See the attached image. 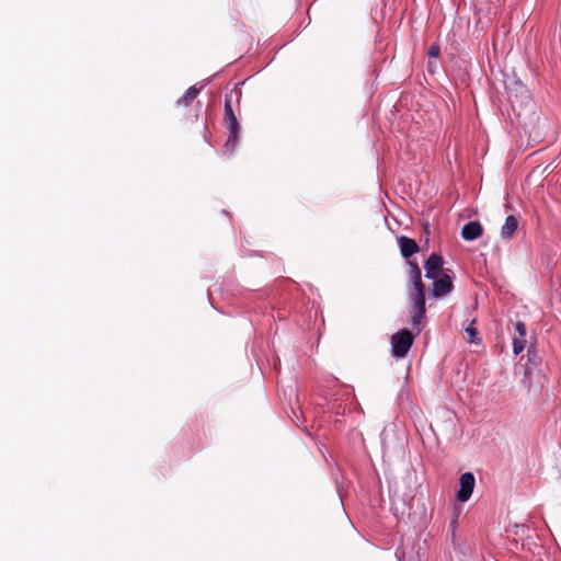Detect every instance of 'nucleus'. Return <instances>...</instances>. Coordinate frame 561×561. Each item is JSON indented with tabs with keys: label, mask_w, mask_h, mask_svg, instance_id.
Returning <instances> with one entry per match:
<instances>
[{
	"label": "nucleus",
	"mask_w": 561,
	"mask_h": 561,
	"mask_svg": "<svg viewBox=\"0 0 561 561\" xmlns=\"http://www.w3.org/2000/svg\"><path fill=\"white\" fill-rule=\"evenodd\" d=\"M410 302L412 305L411 313V324L412 328H416L417 332H420V324L422 319L425 316V293H410L409 294Z\"/></svg>",
	"instance_id": "f257e3e1"
},
{
	"label": "nucleus",
	"mask_w": 561,
	"mask_h": 561,
	"mask_svg": "<svg viewBox=\"0 0 561 561\" xmlns=\"http://www.w3.org/2000/svg\"><path fill=\"white\" fill-rule=\"evenodd\" d=\"M392 354L397 358L404 357L413 344L412 333L403 329L391 337Z\"/></svg>",
	"instance_id": "f03ea898"
},
{
	"label": "nucleus",
	"mask_w": 561,
	"mask_h": 561,
	"mask_svg": "<svg viewBox=\"0 0 561 561\" xmlns=\"http://www.w3.org/2000/svg\"><path fill=\"white\" fill-rule=\"evenodd\" d=\"M476 485L474 476L471 472H465L459 478V489L456 493V497L459 502H467L473 492Z\"/></svg>",
	"instance_id": "7ed1b4c3"
},
{
	"label": "nucleus",
	"mask_w": 561,
	"mask_h": 561,
	"mask_svg": "<svg viewBox=\"0 0 561 561\" xmlns=\"http://www.w3.org/2000/svg\"><path fill=\"white\" fill-rule=\"evenodd\" d=\"M225 124H226L227 129L229 130V136L224 146V153L231 154L238 145L240 125H239V122L237 118L227 121V122H225Z\"/></svg>",
	"instance_id": "20e7f679"
},
{
	"label": "nucleus",
	"mask_w": 561,
	"mask_h": 561,
	"mask_svg": "<svg viewBox=\"0 0 561 561\" xmlns=\"http://www.w3.org/2000/svg\"><path fill=\"white\" fill-rule=\"evenodd\" d=\"M453 282L448 275L434 278L433 287L430 289V295L435 298H440L453 290Z\"/></svg>",
	"instance_id": "39448f33"
},
{
	"label": "nucleus",
	"mask_w": 561,
	"mask_h": 561,
	"mask_svg": "<svg viewBox=\"0 0 561 561\" xmlns=\"http://www.w3.org/2000/svg\"><path fill=\"white\" fill-rule=\"evenodd\" d=\"M517 335L513 337V352L518 355L526 346V325L522 321L515 323Z\"/></svg>",
	"instance_id": "423d86ee"
},
{
	"label": "nucleus",
	"mask_w": 561,
	"mask_h": 561,
	"mask_svg": "<svg viewBox=\"0 0 561 561\" xmlns=\"http://www.w3.org/2000/svg\"><path fill=\"white\" fill-rule=\"evenodd\" d=\"M409 265H410L409 277H410V283L412 284V288H411L410 293L424 291V285L422 283L421 270H420L419 265L412 261L409 262Z\"/></svg>",
	"instance_id": "0eeeda50"
},
{
	"label": "nucleus",
	"mask_w": 561,
	"mask_h": 561,
	"mask_svg": "<svg viewBox=\"0 0 561 561\" xmlns=\"http://www.w3.org/2000/svg\"><path fill=\"white\" fill-rule=\"evenodd\" d=\"M443 257L436 253L430 255V257L425 262V276L427 278H436L437 274L442 267Z\"/></svg>",
	"instance_id": "6e6552de"
},
{
	"label": "nucleus",
	"mask_w": 561,
	"mask_h": 561,
	"mask_svg": "<svg viewBox=\"0 0 561 561\" xmlns=\"http://www.w3.org/2000/svg\"><path fill=\"white\" fill-rule=\"evenodd\" d=\"M483 232L482 225L479 221H469L461 229V237L466 241L478 239Z\"/></svg>",
	"instance_id": "1a4fd4ad"
},
{
	"label": "nucleus",
	"mask_w": 561,
	"mask_h": 561,
	"mask_svg": "<svg viewBox=\"0 0 561 561\" xmlns=\"http://www.w3.org/2000/svg\"><path fill=\"white\" fill-rule=\"evenodd\" d=\"M398 243L400 245V251L403 257L408 259L412 256L414 253L419 251L417 243L405 236H401L398 238Z\"/></svg>",
	"instance_id": "9d476101"
},
{
	"label": "nucleus",
	"mask_w": 561,
	"mask_h": 561,
	"mask_svg": "<svg viewBox=\"0 0 561 561\" xmlns=\"http://www.w3.org/2000/svg\"><path fill=\"white\" fill-rule=\"evenodd\" d=\"M518 227V220L515 216L511 215L507 216L505 219L504 225L501 229V236L503 239H511L514 233L516 232Z\"/></svg>",
	"instance_id": "9b49d317"
},
{
	"label": "nucleus",
	"mask_w": 561,
	"mask_h": 561,
	"mask_svg": "<svg viewBox=\"0 0 561 561\" xmlns=\"http://www.w3.org/2000/svg\"><path fill=\"white\" fill-rule=\"evenodd\" d=\"M199 93V90L195 87H191L186 90L185 94L178 100V105H188Z\"/></svg>",
	"instance_id": "f8f14e48"
},
{
	"label": "nucleus",
	"mask_w": 561,
	"mask_h": 561,
	"mask_svg": "<svg viewBox=\"0 0 561 561\" xmlns=\"http://www.w3.org/2000/svg\"><path fill=\"white\" fill-rule=\"evenodd\" d=\"M236 115L233 113L231 102L229 99H226L225 101V122L236 119Z\"/></svg>",
	"instance_id": "ddd939ff"
},
{
	"label": "nucleus",
	"mask_w": 561,
	"mask_h": 561,
	"mask_svg": "<svg viewBox=\"0 0 561 561\" xmlns=\"http://www.w3.org/2000/svg\"><path fill=\"white\" fill-rule=\"evenodd\" d=\"M439 53H440L439 46L434 44V45L430 46L427 54L432 58H437L439 56Z\"/></svg>",
	"instance_id": "4468645a"
},
{
	"label": "nucleus",
	"mask_w": 561,
	"mask_h": 561,
	"mask_svg": "<svg viewBox=\"0 0 561 561\" xmlns=\"http://www.w3.org/2000/svg\"><path fill=\"white\" fill-rule=\"evenodd\" d=\"M466 332L468 333V335L470 336V341L473 342V337L476 336L477 334V330L472 327V325H469L467 329H466Z\"/></svg>",
	"instance_id": "2eb2a0df"
},
{
	"label": "nucleus",
	"mask_w": 561,
	"mask_h": 561,
	"mask_svg": "<svg viewBox=\"0 0 561 561\" xmlns=\"http://www.w3.org/2000/svg\"><path fill=\"white\" fill-rule=\"evenodd\" d=\"M398 561H401V558H400V557H398Z\"/></svg>",
	"instance_id": "dca6fc26"
}]
</instances>
